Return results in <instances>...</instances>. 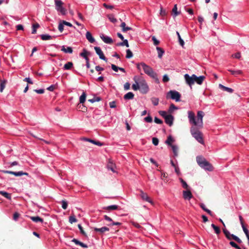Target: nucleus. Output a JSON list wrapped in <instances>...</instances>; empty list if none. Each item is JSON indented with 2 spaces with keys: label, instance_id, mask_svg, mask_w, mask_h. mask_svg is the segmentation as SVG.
<instances>
[{
  "label": "nucleus",
  "instance_id": "obj_54",
  "mask_svg": "<svg viewBox=\"0 0 249 249\" xmlns=\"http://www.w3.org/2000/svg\"><path fill=\"white\" fill-rule=\"evenodd\" d=\"M159 139L156 137H154L152 138V143L153 144L155 145V146H157L159 144Z\"/></svg>",
  "mask_w": 249,
  "mask_h": 249
},
{
  "label": "nucleus",
  "instance_id": "obj_12",
  "mask_svg": "<svg viewBox=\"0 0 249 249\" xmlns=\"http://www.w3.org/2000/svg\"><path fill=\"white\" fill-rule=\"evenodd\" d=\"M135 82V84H133L132 86V88L134 90H137L138 89L140 90V86H139V77L137 76H135L133 78Z\"/></svg>",
  "mask_w": 249,
  "mask_h": 249
},
{
  "label": "nucleus",
  "instance_id": "obj_22",
  "mask_svg": "<svg viewBox=\"0 0 249 249\" xmlns=\"http://www.w3.org/2000/svg\"><path fill=\"white\" fill-rule=\"evenodd\" d=\"M61 50L65 53H72L73 52L72 48L71 47H65V46H62Z\"/></svg>",
  "mask_w": 249,
  "mask_h": 249
},
{
  "label": "nucleus",
  "instance_id": "obj_36",
  "mask_svg": "<svg viewBox=\"0 0 249 249\" xmlns=\"http://www.w3.org/2000/svg\"><path fill=\"white\" fill-rule=\"evenodd\" d=\"M229 71L231 72V74L234 76H237L238 75H240L242 74V71L241 70L233 71L231 70H229Z\"/></svg>",
  "mask_w": 249,
  "mask_h": 249
},
{
  "label": "nucleus",
  "instance_id": "obj_16",
  "mask_svg": "<svg viewBox=\"0 0 249 249\" xmlns=\"http://www.w3.org/2000/svg\"><path fill=\"white\" fill-rule=\"evenodd\" d=\"M94 231L96 232H99L100 233L102 234L106 231H108L109 229L107 227H102L101 228H94Z\"/></svg>",
  "mask_w": 249,
  "mask_h": 249
},
{
  "label": "nucleus",
  "instance_id": "obj_14",
  "mask_svg": "<svg viewBox=\"0 0 249 249\" xmlns=\"http://www.w3.org/2000/svg\"><path fill=\"white\" fill-rule=\"evenodd\" d=\"M140 196H141V198L143 200H145V201L148 202L150 203H153L152 200L149 198V197L148 196L147 194L144 193L142 191H141Z\"/></svg>",
  "mask_w": 249,
  "mask_h": 249
},
{
  "label": "nucleus",
  "instance_id": "obj_43",
  "mask_svg": "<svg viewBox=\"0 0 249 249\" xmlns=\"http://www.w3.org/2000/svg\"><path fill=\"white\" fill-rule=\"evenodd\" d=\"M177 10V4H175L172 9V12L175 17H176L179 14V13L178 12Z\"/></svg>",
  "mask_w": 249,
  "mask_h": 249
},
{
  "label": "nucleus",
  "instance_id": "obj_21",
  "mask_svg": "<svg viewBox=\"0 0 249 249\" xmlns=\"http://www.w3.org/2000/svg\"><path fill=\"white\" fill-rule=\"evenodd\" d=\"M86 38L88 40V41L90 43H92L95 42L94 38H93L91 34L89 32H88V31L87 32V33L86 34Z\"/></svg>",
  "mask_w": 249,
  "mask_h": 249
},
{
  "label": "nucleus",
  "instance_id": "obj_49",
  "mask_svg": "<svg viewBox=\"0 0 249 249\" xmlns=\"http://www.w3.org/2000/svg\"><path fill=\"white\" fill-rule=\"evenodd\" d=\"M61 203L62 204V208L63 209L66 210L68 207V202L67 201L63 200L61 201Z\"/></svg>",
  "mask_w": 249,
  "mask_h": 249
},
{
  "label": "nucleus",
  "instance_id": "obj_63",
  "mask_svg": "<svg viewBox=\"0 0 249 249\" xmlns=\"http://www.w3.org/2000/svg\"><path fill=\"white\" fill-rule=\"evenodd\" d=\"M131 223L133 226H134L135 227H136L138 229H140V228H141V226H140V225L139 223H138L137 222L133 221V222H131Z\"/></svg>",
  "mask_w": 249,
  "mask_h": 249
},
{
  "label": "nucleus",
  "instance_id": "obj_38",
  "mask_svg": "<svg viewBox=\"0 0 249 249\" xmlns=\"http://www.w3.org/2000/svg\"><path fill=\"white\" fill-rule=\"evenodd\" d=\"M174 141V140L172 138V136H169L168 137H167V140H166L165 141V143L168 145H170V146H171L173 144H172V142Z\"/></svg>",
  "mask_w": 249,
  "mask_h": 249
},
{
  "label": "nucleus",
  "instance_id": "obj_31",
  "mask_svg": "<svg viewBox=\"0 0 249 249\" xmlns=\"http://www.w3.org/2000/svg\"><path fill=\"white\" fill-rule=\"evenodd\" d=\"M73 66V63L71 62H68L66 63L63 67L64 70H69L71 69Z\"/></svg>",
  "mask_w": 249,
  "mask_h": 249
},
{
  "label": "nucleus",
  "instance_id": "obj_60",
  "mask_svg": "<svg viewBox=\"0 0 249 249\" xmlns=\"http://www.w3.org/2000/svg\"><path fill=\"white\" fill-rule=\"evenodd\" d=\"M154 122L158 124H161L162 123V121L157 117H155Z\"/></svg>",
  "mask_w": 249,
  "mask_h": 249
},
{
  "label": "nucleus",
  "instance_id": "obj_50",
  "mask_svg": "<svg viewBox=\"0 0 249 249\" xmlns=\"http://www.w3.org/2000/svg\"><path fill=\"white\" fill-rule=\"evenodd\" d=\"M230 245L236 249H241V248L233 241H231Z\"/></svg>",
  "mask_w": 249,
  "mask_h": 249
},
{
  "label": "nucleus",
  "instance_id": "obj_24",
  "mask_svg": "<svg viewBox=\"0 0 249 249\" xmlns=\"http://www.w3.org/2000/svg\"><path fill=\"white\" fill-rule=\"evenodd\" d=\"M134 94L132 92H127L126 94H125L124 96V100H131L134 98Z\"/></svg>",
  "mask_w": 249,
  "mask_h": 249
},
{
  "label": "nucleus",
  "instance_id": "obj_9",
  "mask_svg": "<svg viewBox=\"0 0 249 249\" xmlns=\"http://www.w3.org/2000/svg\"><path fill=\"white\" fill-rule=\"evenodd\" d=\"M3 172L5 174H12L15 176H21L22 175H26L28 176L29 174L27 172H24L22 171H18V172H14L11 171H4Z\"/></svg>",
  "mask_w": 249,
  "mask_h": 249
},
{
  "label": "nucleus",
  "instance_id": "obj_55",
  "mask_svg": "<svg viewBox=\"0 0 249 249\" xmlns=\"http://www.w3.org/2000/svg\"><path fill=\"white\" fill-rule=\"evenodd\" d=\"M152 39L153 41V43H154V45L157 46L159 44L160 41L158 39H157V38H156V37L155 36H152Z\"/></svg>",
  "mask_w": 249,
  "mask_h": 249
},
{
  "label": "nucleus",
  "instance_id": "obj_64",
  "mask_svg": "<svg viewBox=\"0 0 249 249\" xmlns=\"http://www.w3.org/2000/svg\"><path fill=\"white\" fill-rule=\"evenodd\" d=\"M162 81L163 82H167L169 81V78L166 74L163 75Z\"/></svg>",
  "mask_w": 249,
  "mask_h": 249
},
{
  "label": "nucleus",
  "instance_id": "obj_26",
  "mask_svg": "<svg viewBox=\"0 0 249 249\" xmlns=\"http://www.w3.org/2000/svg\"><path fill=\"white\" fill-rule=\"evenodd\" d=\"M7 83V80L5 79L0 80V92H2L3 89L5 87L6 84Z\"/></svg>",
  "mask_w": 249,
  "mask_h": 249
},
{
  "label": "nucleus",
  "instance_id": "obj_2",
  "mask_svg": "<svg viewBox=\"0 0 249 249\" xmlns=\"http://www.w3.org/2000/svg\"><path fill=\"white\" fill-rule=\"evenodd\" d=\"M136 67L139 71L142 69L144 72L149 77L158 81L157 74L154 71L153 69L149 66L147 65L144 62H141L136 64Z\"/></svg>",
  "mask_w": 249,
  "mask_h": 249
},
{
  "label": "nucleus",
  "instance_id": "obj_53",
  "mask_svg": "<svg viewBox=\"0 0 249 249\" xmlns=\"http://www.w3.org/2000/svg\"><path fill=\"white\" fill-rule=\"evenodd\" d=\"M144 120L147 123H151L152 122V118L149 115L144 118Z\"/></svg>",
  "mask_w": 249,
  "mask_h": 249
},
{
  "label": "nucleus",
  "instance_id": "obj_42",
  "mask_svg": "<svg viewBox=\"0 0 249 249\" xmlns=\"http://www.w3.org/2000/svg\"><path fill=\"white\" fill-rule=\"evenodd\" d=\"M173 150V152L174 153V154L175 156H177L178 155V147L177 145H172L171 146Z\"/></svg>",
  "mask_w": 249,
  "mask_h": 249
},
{
  "label": "nucleus",
  "instance_id": "obj_52",
  "mask_svg": "<svg viewBox=\"0 0 249 249\" xmlns=\"http://www.w3.org/2000/svg\"><path fill=\"white\" fill-rule=\"evenodd\" d=\"M180 180L181 183H182L183 188L185 189H187L188 188V185L187 184V183L182 178H180Z\"/></svg>",
  "mask_w": 249,
  "mask_h": 249
},
{
  "label": "nucleus",
  "instance_id": "obj_32",
  "mask_svg": "<svg viewBox=\"0 0 249 249\" xmlns=\"http://www.w3.org/2000/svg\"><path fill=\"white\" fill-rule=\"evenodd\" d=\"M40 37L43 40H50L53 38L52 36L48 34H43L40 35Z\"/></svg>",
  "mask_w": 249,
  "mask_h": 249
},
{
  "label": "nucleus",
  "instance_id": "obj_39",
  "mask_svg": "<svg viewBox=\"0 0 249 249\" xmlns=\"http://www.w3.org/2000/svg\"><path fill=\"white\" fill-rule=\"evenodd\" d=\"M39 25L38 23L34 24L32 25V34H35L36 33V29L39 28Z\"/></svg>",
  "mask_w": 249,
  "mask_h": 249
},
{
  "label": "nucleus",
  "instance_id": "obj_17",
  "mask_svg": "<svg viewBox=\"0 0 249 249\" xmlns=\"http://www.w3.org/2000/svg\"><path fill=\"white\" fill-rule=\"evenodd\" d=\"M83 140L92 143H93V144H94L96 145L99 146H101L103 145V144H104L103 143H102L99 141H96L95 140L90 139L89 138H84L83 139Z\"/></svg>",
  "mask_w": 249,
  "mask_h": 249
},
{
  "label": "nucleus",
  "instance_id": "obj_45",
  "mask_svg": "<svg viewBox=\"0 0 249 249\" xmlns=\"http://www.w3.org/2000/svg\"><path fill=\"white\" fill-rule=\"evenodd\" d=\"M77 220L74 215H71L69 217V222L70 223L72 224L74 222H77Z\"/></svg>",
  "mask_w": 249,
  "mask_h": 249
},
{
  "label": "nucleus",
  "instance_id": "obj_20",
  "mask_svg": "<svg viewBox=\"0 0 249 249\" xmlns=\"http://www.w3.org/2000/svg\"><path fill=\"white\" fill-rule=\"evenodd\" d=\"M71 241L73 243H74L76 245H79V246H80L81 247L84 248H87L88 247V245L86 244H84L80 241H79V240H78L77 239H75V238H73Z\"/></svg>",
  "mask_w": 249,
  "mask_h": 249
},
{
  "label": "nucleus",
  "instance_id": "obj_11",
  "mask_svg": "<svg viewBox=\"0 0 249 249\" xmlns=\"http://www.w3.org/2000/svg\"><path fill=\"white\" fill-rule=\"evenodd\" d=\"M100 36L105 43L107 44H111L113 43V40L110 37L105 36L103 34H101Z\"/></svg>",
  "mask_w": 249,
  "mask_h": 249
},
{
  "label": "nucleus",
  "instance_id": "obj_5",
  "mask_svg": "<svg viewBox=\"0 0 249 249\" xmlns=\"http://www.w3.org/2000/svg\"><path fill=\"white\" fill-rule=\"evenodd\" d=\"M139 79L140 92L142 94L147 93L149 91V87L145 80L142 77H139Z\"/></svg>",
  "mask_w": 249,
  "mask_h": 249
},
{
  "label": "nucleus",
  "instance_id": "obj_47",
  "mask_svg": "<svg viewBox=\"0 0 249 249\" xmlns=\"http://www.w3.org/2000/svg\"><path fill=\"white\" fill-rule=\"evenodd\" d=\"M126 58H130L133 56V53L132 52L129 50L127 49L126 51Z\"/></svg>",
  "mask_w": 249,
  "mask_h": 249
},
{
  "label": "nucleus",
  "instance_id": "obj_28",
  "mask_svg": "<svg viewBox=\"0 0 249 249\" xmlns=\"http://www.w3.org/2000/svg\"><path fill=\"white\" fill-rule=\"evenodd\" d=\"M126 24L124 22H122L120 26L122 28V31L123 32H127V31L131 30L132 28L129 27H126Z\"/></svg>",
  "mask_w": 249,
  "mask_h": 249
},
{
  "label": "nucleus",
  "instance_id": "obj_62",
  "mask_svg": "<svg viewBox=\"0 0 249 249\" xmlns=\"http://www.w3.org/2000/svg\"><path fill=\"white\" fill-rule=\"evenodd\" d=\"M232 56L234 58L239 59L241 57V54L240 53H236L235 54H232Z\"/></svg>",
  "mask_w": 249,
  "mask_h": 249
},
{
  "label": "nucleus",
  "instance_id": "obj_19",
  "mask_svg": "<svg viewBox=\"0 0 249 249\" xmlns=\"http://www.w3.org/2000/svg\"><path fill=\"white\" fill-rule=\"evenodd\" d=\"M195 82H196L198 85H201L205 78L204 76L201 75L199 77H197L196 75H195Z\"/></svg>",
  "mask_w": 249,
  "mask_h": 249
},
{
  "label": "nucleus",
  "instance_id": "obj_34",
  "mask_svg": "<svg viewBox=\"0 0 249 249\" xmlns=\"http://www.w3.org/2000/svg\"><path fill=\"white\" fill-rule=\"evenodd\" d=\"M86 99V93L85 92L83 91L82 95L79 97V102L81 104H83Z\"/></svg>",
  "mask_w": 249,
  "mask_h": 249
},
{
  "label": "nucleus",
  "instance_id": "obj_57",
  "mask_svg": "<svg viewBox=\"0 0 249 249\" xmlns=\"http://www.w3.org/2000/svg\"><path fill=\"white\" fill-rule=\"evenodd\" d=\"M178 108L176 107L173 104H172L170 107H169V111L170 112H172L173 111L174 109H177Z\"/></svg>",
  "mask_w": 249,
  "mask_h": 249
},
{
  "label": "nucleus",
  "instance_id": "obj_44",
  "mask_svg": "<svg viewBox=\"0 0 249 249\" xmlns=\"http://www.w3.org/2000/svg\"><path fill=\"white\" fill-rule=\"evenodd\" d=\"M78 229H79L80 230V233L83 235H84V236L85 237H87V234L86 233V232H85V231H84L83 229V227H82V226L81 225V224H78Z\"/></svg>",
  "mask_w": 249,
  "mask_h": 249
},
{
  "label": "nucleus",
  "instance_id": "obj_1",
  "mask_svg": "<svg viewBox=\"0 0 249 249\" xmlns=\"http://www.w3.org/2000/svg\"><path fill=\"white\" fill-rule=\"evenodd\" d=\"M187 113L189 122L192 125L190 128L191 135L198 142L203 144L202 133L199 129L203 126V118L204 112L202 111H198L196 116L195 113L191 110L188 111Z\"/></svg>",
  "mask_w": 249,
  "mask_h": 249
},
{
  "label": "nucleus",
  "instance_id": "obj_29",
  "mask_svg": "<svg viewBox=\"0 0 249 249\" xmlns=\"http://www.w3.org/2000/svg\"><path fill=\"white\" fill-rule=\"evenodd\" d=\"M0 195L3 196L4 197L10 200L11 199V194L8 193L6 192L3 191H0Z\"/></svg>",
  "mask_w": 249,
  "mask_h": 249
},
{
  "label": "nucleus",
  "instance_id": "obj_56",
  "mask_svg": "<svg viewBox=\"0 0 249 249\" xmlns=\"http://www.w3.org/2000/svg\"><path fill=\"white\" fill-rule=\"evenodd\" d=\"M159 113L164 119L165 118L166 116H168V114H167V112L165 111H160Z\"/></svg>",
  "mask_w": 249,
  "mask_h": 249
},
{
  "label": "nucleus",
  "instance_id": "obj_25",
  "mask_svg": "<svg viewBox=\"0 0 249 249\" xmlns=\"http://www.w3.org/2000/svg\"><path fill=\"white\" fill-rule=\"evenodd\" d=\"M30 219L36 223L41 222L42 223L43 222V219L40 218L39 216H30Z\"/></svg>",
  "mask_w": 249,
  "mask_h": 249
},
{
  "label": "nucleus",
  "instance_id": "obj_6",
  "mask_svg": "<svg viewBox=\"0 0 249 249\" xmlns=\"http://www.w3.org/2000/svg\"><path fill=\"white\" fill-rule=\"evenodd\" d=\"M223 231L225 236L228 239H233L239 244L242 243L241 240L238 237L233 234H231L230 232L226 229H223Z\"/></svg>",
  "mask_w": 249,
  "mask_h": 249
},
{
  "label": "nucleus",
  "instance_id": "obj_37",
  "mask_svg": "<svg viewBox=\"0 0 249 249\" xmlns=\"http://www.w3.org/2000/svg\"><path fill=\"white\" fill-rule=\"evenodd\" d=\"M107 17L110 22L113 23H115L117 22V19L115 18L113 14L108 15Z\"/></svg>",
  "mask_w": 249,
  "mask_h": 249
},
{
  "label": "nucleus",
  "instance_id": "obj_7",
  "mask_svg": "<svg viewBox=\"0 0 249 249\" xmlns=\"http://www.w3.org/2000/svg\"><path fill=\"white\" fill-rule=\"evenodd\" d=\"M170 95V98L175 100L176 102H179L180 100L181 95L176 90H170L167 93V96Z\"/></svg>",
  "mask_w": 249,
  "mask_h": 249
},
{
  "label": "nucleus",
  "instance_id": "obj_27",
  "mask_svg": "<svg viewBox=\"0 0 249 249\" xmlns=\"http://www.w3.org/2000/svg\"><path fill=\"white\" fill-rule=\"evenodd\" d=\"M156 49L158 52V57L161 58L162 57L163 54L164 53V50L159 47H157Z\"/></svg>",
  "mask_w": 249,
  "mask_h": 249
},
{
  "label": "nucleus",
  "instance_id": "obj_4",
  "mask_svg": "<svg viewBox=\"0 0 249 249\" xmlns=\"http://www.w3.org/2000/svg\"><path fill=\"white\" fill-rule=\"evenodd\" d=\"M55 8L58 13L62 15L67 14L66 9L63 7L64 3L61 0H54Z\"/></svg>",
  "mask_w": 249,
  "mask_h": 249
},
{
  "label": "nucleus",
  "instance_id": "obj_18",
  "mask_svg": "<svg viewBox=\"0 0 249 249\" xmlns=\"http://www.w3.org/2000/svg\"><path fill=\"white\" fill-rule=\"evenodd\" d=\"M107 168L108 170H110L113 173L116 172V171L115 170L116 168V165L112 161H109L107 164Z\"/></svg>",
  "mask_w": 249,
  "mask_h": 249
},
{
  "label": "nucleus",
  "instance_id": "obj_13",
  "mask_svg": "<svg viewBox=\"0 0 249 249\" xmlns=\"http://www.w3.org/2000/svg\"><path fill=\"white\" fill-rule=\"evenodd\" d=\"M165 119V122L166 124H168L169 126H172L173 124L174 117L172 115H168L166 116Z\"/></svg>",
  "mask_w": 249,
  "mask_h": 249
},
{
  "label": "nucleus",
  "instance_id": "obj_30",
  "mask_svg": "<svg viewBox=\"0 0 249 249\" xmlns=\"http://www.w3.org/2000/svg\"><path fill=\"white\" fill-rule=\"evenodd\" d=\"M200 207L205 212H207L209 214L211 215H212V212L209 209H208L204 204L203 203H200Z\"/></svg>",
  "mask_w": 249,
  "mask_h": 249
},
{
  "label": "nucleus",
  "instance_id": "obj_40",
  "mask_svg": "<svg viewBox=\"0 0 249 249\" xmlns=\"http://www.w3.org/2000/svg\"><path fill=\"white\" fill-rule=\"evenodd\" d=\"M123 42L118 43L117 45V46H125L127 47H129L128 42L127 39H124L123 40Z\"/></svg>",
  "mask_w": 249,
  "mask_h": 249
},
{
  "label": "nucleus",
  "instance_id": "obj_10",
  "mask_svg": "<svg viewBox=\"0 0 249 249\" xmlns=\"http://www.w3.org/2000/svg\"><path fill=\"white\" fill-rule=\"evenodd\" d=\"M94 50L96 52V53L99 55L100 59L107 61L106 57L104 55L103 52L99 47H95Z\"/></svg>",
  "mask_w": 249,
  "mask_h": 249
},
{
  "label": "nucleus",
  "instance_id": "obj_8",
  "mask_svg": "<svg viewBox=\"0 0 249 249\" xmlns=\"http://www.w3.org/2000/svg\"><path fill=\"white\" fill-rule=\"evenodd\" d=\"M186 83L191 87L195 82V74L190 76L188 74H185L184 75Z\"/></svg>",
  "mask_w": 249,
  "mask_h": 249
},
{
  "label": "nucleus",
  "instance_id": "obj_41",
  "mask_svg": "<svg viewBox=\"0 0 249 249\" xmlns=\"http://www.w3.org/2000/svg\"><path fill=\"white\" fill-rule=\"evenodd\" d=\"M211 227L214 230V231H215V233H216L217 234H218L220 233V229L218 227L215 226L214 224H212Z\"/></svg>",
  "mask_w": 249,
  "mask_h": 249
},
{
  "label": "nucleus",
  "instance_id": "obj_51",
  "mask_svg": "<svg viewBox=\"0 0 249 249\" xmlns=\"http://www.w3.org/2000/svg\"><path fill=\"white\" fill-rule=\"evenodd\" d=\"M151 101L152 102V104L156 106L159 104V100L157 98H152L151 99Z\"/></svg>",
  "mask_w": 249,
  "mask_h": 249
},
{
  "label": "nucleus",
  "instance_id": "obj_59",
  "mask_svg": "<svg viewBox=\"0 0 249 249\" xmlns=\"http://www.w3.org/2000/svg\"><path fill=\"white\" fill-rule=\"evenodd\" d=\"M19 216V214L18 213L16 212L13 214V219L15 221H17Z\"/></svg>",
  "mask_w": 249,
  "mask_h": 249
},
{
  "label": "nucleus",
  "instance_id": "obj_48",
  "mask_svg": "<svg viewBox=\"0 0 249 249\" xmlns=\"http://www.w3.org/2000/svg\"><path fill=\"white\" fill-rule=\"evenodd\" d=\"M241 226H242L243 230L244 233H245L247 237H249V230L246 228V227H245V225H242Z\"/></svg>",
  "mask_w": 249,
  "mask_h": 249
},
{
  "label": "nucleus",
  "instance_id": "obj_58",
  "mask_svg": "<svg viewBox=\"0 0 249 249\" xmlns=\"http://www.w3.org/2000/svg\"><path fill=\"white\" fill-rule=\"evenodd\" d=\"M64 24L62 23H60L58 25V30L60 32H62L64 30Z\"/></svg>",
  "mask_w": 249,
  "mask_h": 249
},
{
  "label": "nucleus",
  "instance_id": "obj_33",
  "mask_svg": "<svg viewBox=\"0 0 249 249\" xmlns=\"http://www.w3.org/2000/svg\"><path fill=\"white\" fill-rule=\"evenodd\" d=\"M118 206L116 205H112L104 208L106 210H115L118 209Z\"/></svg>",
  "mask_w": 249,
  "mask_h": 249
},
{
  "label": "nucleus",
  "instance_id": "obj_46",
  "mask_svg": "<svg viewBox=\"0 0 249 249\" xmlns=\"http://www.w3.org/2000/svg\"><path fill=\"white\" fill-rule=\"evenodd\" d=\"M177 34L178 38L179 43L180 45L183 47L184 44V42L183 40L181 38L178 32H177Z\"/></svg>",
  "mask_w": 249,
  "mask_h": 249
},
{
  "label": "nucleus",
  "instance_id": "obj_3",
  "mask_svg": "<svg viewBox=\"0 0 249 249\" xmlns=\"http://www.w3.org/2000/svg\"><path fill=\"white\" fill-rule=\"evenodd\" d=\"M197 164L205 170L212 171L213 170V167L211 163L206 160L205 159L201 156L196 157Z\"/></svg>",
  "mask_w": 249,
  "mask_h": 249
},
{
  "label": "nucleus",
  "instance_id": "obj_15",
  "mask_svg": "<svg viewBox=\"0 0 249 249\" xmlns=\"http://www.w3.org/2000/svg\"><path fill=\"white\" fill-rule=\"evenodd\" d=\"M183 196L185 199L190 200L192 198V194L190 191L186 190L183 191Z\"/></svg>",
  "mask_w": 249,
  "mask_h": 249
},
{
  "label": "nucleus",
  "instance_id": "obj_23",
  "mask_svg": "<svg viewBox=\"0 0 249 249\" xmlns=\"http://www.w3.org/2000/svg\"><path fill=\"white\" fill-rule=\"evenodd\" d=\"M219 87L220 89H221L223 90L227 91V92H228L229 93H232L233 91V89H232L231 88L225 87V86L222 85L221 84H220L219 85Z\"/></svg>",
  "mask_w": 249,
  "mask_h": 249
},
{
  "label": "nucleus",
  "instance_id": "obj_35",
  "mask_svg": "<svg viewBox=\"0 0 249 249\" xmlns=\"http://www.w3.org/2000/svg\"><path fill=\"white\" fill-rule=\"evenodd\" d=\"M88 53V51L85 49H84L83 52L80 53V56L83 57L86 60H88L89 59L87 56Z\"/></svg>",
  "mask_w": 249,
  "mask_h": 249
},
{
  "label": "nucleus",
  "instance_id": "obj_61",
  "mask_svg": "<svg viewBox=\"0 0 249 249\" xmlns=\"http://www.w3.org/2000/svg\"><path fill=\"white\" fill-rule=\"evenodd\" d=\"M111 69L117 72L119 70V67L116 66L114 64H111Z\"/></svg>",
  "mask_w": 249,
  "mask_h": 249
}]
</instances>
